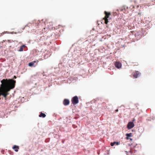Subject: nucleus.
I'll return each instance as SVG.
<instances>
[{"label":"nucleus","instance_id":"obj_1","mask_svg":"<svg viewBox=\"0 0 155 155\" xmlns=\"http://www.w3.org/2000/svg\"><path fill=\"white\" fill-rule=\"evenodd\" d=\"M1 87L0 89V96L2 95L6 98L9 94L8 92L15 87V81L12 79H3L1 81Z\"/></svg>","mask_w":155,"mask_h":155},{"label":"nucleus","instance_id":"obj_2","mask_svg":"<svg viewBox=\"0 0 155 155\" xmlns=\"http://www.w3.org/2000/svg\"><path fill=\"white\" fill-rule=\"evenodd\" d=\"M104 14L105 15L103 18V19L105 21V23L107 24L108 22V18H109V16L111 15V13L110 12H108L105 11L104 12Z\"/></svg>","mask_w":155,"mask_h":155},{"label":"nucleus","instance_id":"obj_3","mask_svg":"<svg viewBox=\"0 0 155 155\" xmlns=\"http://www.w3.org/2000/svg\"><path fill=\"white\" fill-rule=\"evenodd\" d=\"M72 104H75L78 103L79 101L78 97L77 96H75L73 97L71 99Z\"/></svg>","mask_w":155,"mask_h":155},{"label":"nucleus","instance_id":"obj_4","mask_svg":"<svg viewBox=\"0 0 155 155\" xmlns=\"http://www.w3.org/2000/svg\"><path fill=\"white\" fill-rule=\"evenodd\" d=\"M38 61H34L29 63L28 65L30 67H35L38 64Z\"/></svg>","mask_w":155,"mask_h":155},{"label":"nucleus","instance_id":"obj_5","mask_svg":"<svg viewBox=\"0 0 155 155\" xmlns=\"http://www.w3.org/2000/svg\"><path fill=\"white\" fill-rule=\"evenodd\" d=\"M134 126V124L132 122H129L127 126V127L128 129H131Z\"/></svg>","mask_w":155,"mask_h":155},{"label":"nucleus","instance_id":"obj_6","mask_svg":"<svg viewBox=\"0 0 155 155\" xmlns=\"http://www.w3.org/2000/svg\"><path fill=\"white\" fill-rule=\"evenodd\" d=\"M140 73L138 71H136L134 73L133 75L134 78H137L140 76Z\"/></svg>","mask_w":155,"mask_h":155},{"label":"nucleus","instance_id":"obj_7","mask_svg":"<svg viewBox=\"0 0 155 155\" xmlns=\"http://www.w3.org/2000/svg\"><path fill=\"white\" fill-rule=\"evenodd\" d=\"M115 66L117 68H121L122 64L119 61H117L115 62L114 64Z\"/></svg>","mask_w":155,"mask_h":155},{"label":"nucleus","instance_id":"obj_8","mask_svg":"<svg viewBox=\"0 0 155 155\" xmlns=\"http://www.w3.org/2000/svg\"><path fill=\"white\" fill-rule=\"evenodd\" d=\"M63 104L64 105H68L70 103L69 100L68 99H64L63 101Z\"/></svg>","mask_w":155,"mask_h":155},{"label":"nucleus","instance_id":"obj_9","mask_svg":"<svg viewBox=\"0 0 155 155\" xmlns=\"http://www.w3.org/2000/svg\"><path fill=\"white\" fill-rule=\"evenodd\" d=\"M120 143V142H111L110 143V145L111 146H113L114 144H116L117 145H118Z\"/></svg>","mask_w":155,"mask_h":155},{"label":"nucleus","instance_id":"obj_10","mask_svg":"<svg viewBox=\"0 0 155 155\" xmlns=\"http://www.w3.org/2000/svg\"><path fill=\"white\" fill-rule=\"evenodd\" d=\"M26 47V46L24 45H23L20 47L19 49L18 50V51H23V49L25 48Z\"/></svg>","mask_w":155,"mask_h":155},{"label":"nucleus","instance_id":"obj_11","mask_svg":"<svg viewBox=\"0 0 155 155\" xmlns=\"http://www.w3.org/2000/svg\"><path fill=\"white\" fill-rule=\"evenodd\" d=\"M13 148L14 149L16 152L18 151V149H19V147L16 145H14L13 147Z\"/></svg>","mask_w":155,"mask_h":155},{"label":"nucleus","instance_id":"obj_12","mask_svg":"<svg viewBox=\"0 0 155 155\" xmlns=\"http://www.w3.org/2000/svg\"><path fill=\"white\" fill-rule=\"evenodd\" d=\"M46 115L42 112L40 113V114H39V117H42L43 118H44L46 117Z\"/></svg>","mask_w":155,"mask_h":155},{"label":"nucleus","instance_id":"obj_13","mask_svg":"<svg viewBox=\"0 0 155 155\" xmlns=\"http://www.w3.org/2000/svg\"><path fill=\"white\" fill-rule=\"evenodd\" d=\"M132 133H130V134H126V136H127V139H128V137H131L132 136Z\"/></svg>","mask_w":155,"mask_h":155},{"label":"nucleus","instance_id":"obj_14","mask_svg":"<svg viewBox=\"0 0 155 155\" xmlns=\"http://www.w3.org/2000/svg\"><path fill=\"white\" fill-rule=\"evenodd\" d=\"M48 26H49V27H51L53 25V23L51 22H49L48 23Z\"/></svg>","mask_w":155,"mask_h":155},{"label":"nucleus","instance_id":"obj_15","mask_svg":"<svg viewBox=\"0 0 155 155\" xmlns=\"http://www.w3.org/2000/svg\"><path fill=\"white\" fill-rule=\"evenodd\" d=\"M125 152L126 153V154L127 155H128V152H127V151H126Z\"/></svg>","mask_w":155,"mask_h":155},{"label":"nucleus","instance_id":"obj_16","mask_svg":"<svg viewBox=\"0 0 155 155\" xmlns=\"http://www.w3.org/2000/svg\"><path fill=\"white\" fill-rule=\"evenodd\" d=\"M14 78H15V79L16 78V76H14Z\"/></svg>","mask_w":155,"mask_h":155},{"label":"nucleus","instance_id":"obj_17","mask_svg":"<svg viewBox=\"0 0 155 155\" xmlns=\"http://www.w3.org/2000/svg\"><path fill=\"white\" fill-rule=\"evenodd\" d=\"M118 109H117L116 110V111L117 112L118 111Z\"/></svg>","mask_w":155,"mask_h":155}]
</instances>
